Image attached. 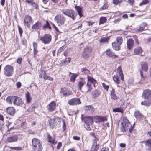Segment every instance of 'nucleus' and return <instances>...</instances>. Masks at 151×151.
<instances>
[{"label":"nucleus","mask_w":151,"mask_h":151,"mask_svg":"<svg viewBox=\"0 0 151 151\" xmlns=\"http://www.w3.org/2000/svg\"><path fill=\"white\" fill-rule=\"evenodd\" d=\"M87 82L86 85L83 88V91L87 93L91 92L92 89V86L94 87L96 86V81L93 77L89 76H87Z\"/></svg>","instance_id":"f257e3e1"},{"label":"nucleus","mask_w":151,"mask_h":151,"mask_svg":"<svg viewBox=\"0 0 151 151\" xmlns=\"http://www.w3.org/2000/svg\"><path fill=\"white\" fill-rule=\"evenodd\" d=\"M121 124L122 126L121 129L123 132H126L127 131H129L130 133L131 132L133 127L126 117H125L124 119L123 122L121 123Z\"/></svg>","instance_id":"f03ea898"},{"label":"nucleus","mask_w":151,"mask_h":151,"mask_svg":"<svg viewBox=\"0 0 151 151\" xmlns=\"http://www.w3.org/2000/svg\"><path fill=\"white\" fill-rule=\"evenodd\" d=\"M61 12L62 13L70 18L73 20H75L77 14L73 10L70 9H62Z\"/></svg>","instance_id":"7ed1b4c3"},{"label":"nucleus","mask_w":151,"mask_h":151,"mask_svg":"<svg viewBox=\"0 0 151 151\" xmlns=\"http://www.w3.org/2000/svg\"><path fill=\"white\" fill-rule=\"evenodd\" d=\"M32 144L33 147L35 148V151H41V144L40 141L36 138H34L32 140Z\"/></svg>","instance_id":"20e7f679"},{"label":"nucleus","mask_w":151,"mask_h":151,"mask_svg":"<svg viewBox=\"0 0 151 151\" xmlns=\"http://www.w3.org/2000/svg\"><path fill=\"white\" fill-rule=\"evenodd\" d=\"M55 21L59 25L63 24L66 21V18L62 14H60L56 15L54 18Z\"/></svg>","instance_id":"39448f33"},{"label":"nucleus","mask_w":151,"mask_h":151,"mask_svg":"<svg viewBox=\"0 0 151 151\" xmlns=\"http://www.w3.org/2000/svg\"><path fill=\"white\" fill-rule=\"evenodd\" d=\"M13 68L11 65H6L4 68V72L6 76L10 77L13 74Z\"/></svg>","instance_id":"423d86ee"},{"label":"nucleus","mask_w":151,"mask_h":151,"mask_svg":"<svg viewBox=\"0 0 151 151\" xmlns=\"http://www.w3.org/2000/svg\"><path fill=\"white\" fill-rule=\"evenodd\" d=\"M91 51V48L86 47L84 49L82 53V57L85 59H88L90 57Z\"/></svg>","instance_id":"0eeeda50"},{"label":"nucleus","mask_w":151,"mask_h":151,"mask_svg":"<svg viewBox=\"0 0 151 151\" xmlns=\"http://www.w3.org/2000/svg\"><path fill=\"white\" fill-rule=\"evenodd\" d=\"M13 99V103L14 105L21 106L23 104L22 99L18 96H14Z\"/></svg>","instance_id":"6e6552de"},{"label":"nucleus","mask_w":151,"mask_h":151,"mask_svg":"<svg viewBox=\"0 0 151 151\" xmlns=\"http://www.w3.org/2000/svg\"><path fill=\"white\" fill-rule=\"evenodd\" d=\"M51 37L49 34H45L43 37H42L40 38V40L42 42L45 44L49 43L51 41Z\"/></svg>","instance_id":"1a4fd4ad"},{"label":"nucleus","mask_w":151,"mask_h":151,"mask_svg":"<svg viewBox=\"0 0 151 151\" xmlns=\"http://www.w3.org/2000/svg\"><path fill=\"white\" fill-rule=\"evenodd\" d=\"M18 139V137L16 135H12L7 137L6 142L8 143H12L17 142Z\"/></svg>","instance_id":"9d476101"},{"label":"nucleus","mask_w":151,"mask_h":151,"mask_svg":"<svg viewBox=\"0 0 151 151\" xmlns=\"http://www.w3.org/2000/svg\"><path fill=\"white\" fill-rule=\"evenodd\" d=\"M32 23V19L31 17L29 15L26 16L24 20V25L29 28L30 27V24Z\"/></svg>","instance_id":"9b49d317"},{"label":"nucleus","mask_w":151,"mask_h":151,"mask_svg":"<svg viewBox=\"0 0 151 151\" xmlns=\"http://www.w3.org/2000/svg\"><path fill=\"white\" fill-rule=\"evenodd\" d=\"M68 103L70 105H76L81 103L79 99L78 98H74L68 101Z\"/></svg>","instance_id":"f8f14e48"},{"label":"nucleus","mask_w":151,"mask_h":151,"mask_svg":"<svg viewBox=\"0 0 151 151\" xmlns=\"http://www.w3.org/2000/svg\"><path fill=\"white\" fill-rule=\"evenodd\" d=\"M142 97L145 99H148L151 96V91L148 89L143 91L142 95Z\"/></svg>","instance_id":"ddd939ff"},{"label":"nucleus","mask_w":151,"mask_h":151,"mask_svg":"<svg viewBox=\"0 0 151 151\" xmlns=\"http://www.w3.org/2000/svg\"><path fill=\"white\" fill-rule=\"evenodd\" d=\"M56 104L54 101H52L48 106V111L49 112H52L56 108Z\"/></svg>","instance_id":"4468645a"},{"label":"nucleus","mask_w":151,"mask_h":151,"mask_svg":"<svg viewBox=\"0 0 151 151\" xmlns=\"http://www.w3.org/2000/svg\"><path fill=\"white\" fill-rule=\"evenodd\" d=\"M83 120L85 124H89L91 125L93 122L92 118L90 116L84 118Z\"/></svg>","instance_id":"2eb2a0df"},{"label":"nucleus","mask_w":151,"mask_h":151,"mask_svg":"<svg viewBox=\"0 0 151 151\" xmlns=\"http://www.w3.org/2000/svg\"><path fill=\"white\" fill-rule=\"evenodd\" d=\"M106 54L109 57L112 58H118V56L115 55L109 49H107L106 50Z\"/></svg>","instance_id":"dca6fc26"},{"label":"nucleus","mask_w":151,"mask_h":151,"mask_svg":"<svg viewBox=\"0 0 151 151\" xmlns=\"http://www.w3.org/2000/svg\"><path fill=\"white\" fill-rule=\"evenodd\" d=\"M42 25L41 22H37L32 26V28L33 29L38 30L41 28Z\"/></svg>","instance_id":"f3484780"},{"label":"nucleus","mask_w":151,"mask_h":151,"mask_svg":"<svg viewBox=\"0 0 151 151\" xmlns=\"http://www.w3.org/2000/svg\"><path fill=\"white\" fill-rule=\"evenodd\" d=\"M134 43V40L132 39H129L127 40V46L128 49L130 50L133 47Z\"/></svg>","instance_id":"a211bd4d"},{"label":"nucleus","mask_w":151,"mask_h":151,"mask_svg":"<svg viewBox=\"0 0 151 151\" xmlns=\"http://www.w3.org/2000/svg\"><path fill=\"white\" fill-rule=\"evenodd\" d=\"M6 112L10 115H13L15 113V109L13 107H10L6 109Z\"/></svg>","instance_id":"6ab92c4d"},{"label":"nucleus","mask_w":151,"mask_h":151,"mask_svg":"<svg viewBox=\"0 0 151 151\" xmlns=\"http://www.w3.org/2000/svg\"><path fill=\"white\" fill-rule=\"evenodd\" d=\"M56 120V119L55 118H53L52 119V118H50L49 119V125L50 126V127L52 129H53L55 126L54 124L55 123V121Z\"/></svg>","instance_id":"aec40b11"},{"label":"nucleus","mask_w":151,"mask_h":151,"mask_svg":"<svg viewBox=\"0 0 151 151\" xmlns=\"http://www.w3.org/2000/svg\"><path fill=\"white\" fill-rule=\"evenodd\" d=\"M86 83V81L83 79L80 80L78 81L77 84V86L78 88L80 90H81L82 87Z\"/></svg>","instance_id":"412c9836"},{"label":"nucleus","mask_w":151,"mask_h":151,"mask_svg":"<svg viewBox=\"0 0 151 151\" xmlns=\"http://www.w3.org/2000/svg\"><path fill=\"white\" fill-rule=\"evenodd\" d=\"M141 68L142 70L146 72L148 70V65L147 62H141Z\"/></svg>","instance_id":"4be33fe9"},{"label":"nucleus","mask_w":151,"mask_h":151,"mask_svg":"<svg viewBox=\"0 0 151 151\" xmlns=\"http://www.w3.org/2000/svg\"><path fill=\"white\" fill-rule=\"evenodd\" d=\"M121 77V79L122 80H123L124 79V77L122 73V70L121 67L119 66L117 69V73Z\"/></svg>","instance_id":"5701e85b"},{"label":"nucleus","mask_w":151,"mask_h":151,"mask_svg":"<svg viewBox=\"0 0 151 151\" xmlns=\"http://www.w3.org/2000/svg\"><path fill=\"white\" fill-rule=\"evenodd\" d=\"M47 138L48 140V142L51 143L53 144H55L57 143V142L55 140L54 138L52 137L50 134H48Z\"/></svg>","instance_id":"b1692460"},{"label":"nucleus","mask_w":151,"mask_h":151,"mask_svg":"<svg viewBox=\"0 0 151 151\" xmlns=\"http://www.w3.org/2000/svg\"><path fill=\"white\" fill-rule=\"evenodd\" d=\"M76 10L77 11L78 14L80 17L83 16L82 13V8L78 6H75Z\"/></svg>","instance_id":"393cba45"},{"label":"nucleus","mask_w":151,"mask_h":151,"mask_svg":"<svg viewBox=\"0 0 151 151\" xmlns=\"http://www.w3.org/2000/svg\"><path fill=\"white\" fill-rule=\"evenodd\" d=\"M120 76L118 74H116V75H114L113 77V80L114 81L118 84L120 83Z\"/></svg>","instance_id":"a878e982"},{"label":"nucleus","mask_w":151,"mask_h":151,"mask_svg":"<svg viewBox=\"0 0 151 151\" xmlns=\"http://www.w3.org/2000/svg\"><path fill=\"white\" fill-rule=\"evenodd\" d=\"M120 45L116 42H114L112 43V46L113 49L116 50H120Z\"/></svg>","instance_id":"bb28decb"},{"label":"nucleus","mask_w":151,"mask_h":151,"mask_svg":"<svg viewBox=\"0 0 151 151\" xmlns=\"http://www.w3.org/2000/svg\"><path fill=\"white\" fill-rule=\"evenodd\" d=\"M100 91L98 90H95L92 92V95L94 98L96 97L99 96L100 94Z\"/></svg>","instance_id":"cd10ccee"},{"label":"nucleus","mask_w":151,"mask_h":151,"mask_svg":"<svg viewBox=\"0 0 151 151\" xmlns=\"http://www.w3.org/2000/svg\"><path fill=\"white\" fill-rule=\"evenodd\" d=\"M85 109L91 113L94 112L95 110L94 107L91 105L86 106L85 107Z\"/></svg>","instance_id":"c85d7f7f"},{"label":"nucleus","mask_w":151,"mask_h":151,"mask_svg":"<svg viewBox=\"0 0 151 151\" xmlns=\"http://www.w3.org/2000/svg\"><path fill=\"white\" fill-rule=\"evenodd\" d=\"M99 148L98 144H92L90 151H97Z\"/></svg>","instance_id":"c756f323"},{"label":"nucleus","mask_w":151,"mask_h":151,"mask_svg":"<svg viewBox=\"0 0 151 151\" xmlns=\"http://www.w3.org/2000/svg\"><path fill=\"white\" fill-rule=\"evenodd\" d=\"M145 144L148 147V149L151 151V139H148L145 142Z\"/></svg>","instance_id":"7c9ffc66"},{"label":"nucleus","mask_w":151,"mask_h":151,"mask_svg":"<svg viewBox=\"0 0 151 151\" xmlns=\"http://www.w3.org/2000/svg\"><path fill=\"white\" fill-rule=\"evenodd\" d=\"M134 53L136 54L141 53L142 52V50L140 47H138L134 50Z\"/></svg>","instance_id":"2f4dec72"},{"label":"nucleus","mask_w":151,"mask_h":151,"mask_svg":"<svg viewBox=\"0 0 151 151\" xmlns=\"http://www.w3.org/2000/svg\"><path fill=\"white\" fill-rule=\"evenodd\" d=\"M47 28L51 29V27L50 26L48 21L46 20L45 24L42 26V29H45Z\"/></svg>","instance_id":"473e14b6"},{"label":"nucleus","mask_w":151,"mask_h":151,"mask_svg":"<svg viewBox=\"0 0 151 151\" xmlns=\"http://www.w3.org/2000/svg\"><path fill=\"white\" fill-rule=\"evenodd\" d=\"M43 78L45 80H48L49 81H53V78L47 75L46 73L45 72H44L43 74Z\"/></svg>","instance_id":"72a5a7b5"},{"label":"nucleus","mask_w":151,"mask_h":151,"mask_svg":"<svg viewBox=\"0 0 151 151\" xmlns=\"http://www.w3.org/2000/svg\"><path fill=\"white\" fill-rule=\"evenodd\" d=\"M25 96L26 99V101L27 103H29L31 100V97L29 93L27 92L25 94Z\"/></svg>","instance_id":"f704fd0d"},{"label":"nucleus","mask_w":151,"mask_h":151,"mask_svg":"<svg viewBox=\"0 0 151 151\" xmlns=\"http://www.w3.org/2000/svg\"><path fill=\"white\" fill-rule=\"evenodd\" d=\"M134 116L137 119H139L142 117V115L139 111H136L134 113Z\"/></svg>","instance_id":"c9c22d12"},{"label":"nucleus","mask_w":151,"mask_h":151,"mask_svg":"<svg viewBox=\"0 0 151 151\" xmlns=\"http://www.w3.org/2000/svg\"><path fill=\"white\" fill-rule=\"evenodd\" d=\"M28 4L32 6L35 9H38L37 4L35 2H33V1L31 2Z\"/></svg>","instance_id":"e433bc0d"},{"label":"nucleus","mask_w":151,"mask_h":151,"mask_svg":"<svg viewBox=\"0 0 151 151\" xmlns=\"http://www.w3.org/2000/svg\"><path fill=\"white\" fill-rule=\"evenodd\" d=\"M13 97H14V96H8L6 99V100L7 102L9 104H12V102H13Z\"/></svg>","instance_id":"4c0bfd02"},{"label":"nucleus","mask_w":151,"mask_h":151,"mask_svg":"<svg viewBox=\"0 0 151 151\" xmlns=\"http://www.w3.org/2000/svg\"><path fill=\"white\" fill-rule=\"evenodd\" d=\"M91 144V141L88 140H87L86 141L85 143V145L86 147L89 148Z\"/></svg>","instance_id":"58836bf2"},{"label":"nucleus","mask_w":151,"mask_h":151,"mask_svg":"<svg viewBox=\"0 0 151 151\" xmlns=\"http://www.w3.org/2000/svg\"><path fill=\"white\" fill-rule=\"evenodd\" d=\"M109 39V37L102 38L100 40V42H108V40Z\"/></svg>","instance_id":"ea45409f"},{"label":"nucleus","mask_w":151,"mask_h":151,"mask_svg":"<svg viewBox=\"0 0 151 151\" xmlns=\"http://www.w3.org/2000/svg\"><path fill=\"white\" fill-rule=\"evenodd\" d=\"M106 19L105 17H101L100 19V24H102L106 22Z\"/></svg>","instance_id":"a19ab883"},{"label":"nucleus","mask_w":151,"mask_h":151,"mask_svg":"<svg viewBox=\"0 0 151 151\" xmlns=\"http://www.w3.org/2000/svg\"><path fill=\"white\" fill-rule=\"evenodd\" d=\"M109 6V5L107 3L105 4L103 6L101 7L100 9V10H105L107 9Z\"/></svg>","instance_id":"79ce46f5"},{"label":"nucleus","mask_w":151,"mask_h":151,"mask_svg":"<svg viewBox=\"0 0 151 151\" xmlns=\"http://www.w3.org/2000/svg\"><path fill=\"white\" fill-rule=\"evenodd\" d=\"M116 40L117 43L121 45L122 44L123 42V39L121 37L119 36L117 37Z\"/></svg>","instance_id":"37998d69"},{"label":"nucleus","mask_w":151,"mask_h":151,"mask_svg":"<svg viewBox=\"0 0 151 151\" xmlns=\"http://www.w3.org/2000/svg\"><path fill=\"white\" fill-rule=\"evenodd\" d=\"M77 76V75L74 74H73L72 76H71L70 78V81L72 82H74Z\"/></svg>","instance_id":"c03bdc74"},{"label":"nucleus","mask_w":151,"mask_h":151,"mask_svg":"<svg viewBox=\"0 0 151 151\" xmlns=\"http://www.w3.org/2000/svg\"><path fill=\"white\" fill-rule=\"evenodd\" d=\"M36 107L34 105H32L28 109L27 111L28 112H30L33 111L34 109Z\"/></svg>","instance_id":"a18cd8bd"},{"label":"nucleus","mask_w":151,"mask_h":151,"mask_svg":"<svg viewBox=\"0 0 151 151\" xmlns=\"http://www.w3.org/2000/svg\"><path fill=\"white\" fill-rule=\"evenodd\" d=\"M81 70V71L85 74H87L89 73L88 70L86 69L85 68H82Z\"/></svg>","instance_id":"49530a36"},{"label":"nucleus","mask_w":151,"mask_h":151,"mask_svg":"<svg viewBox=\"0 0 151 151\" xmlns=\"http://www.w3.org/2000/svg\"><path fill=\"white\" fill-rule=\"evenodd\" d=\"M98 119L100 122H101L107 120L105 117L101 116L99 117Z\"/></svg>","instance_id":"de8ad7c7"},{"label":"nucleus","mask_w":151,"mask_h":151,"mask_svg":"<svg viewBox=\"0 0 151 151\" xmlns=\"http://www.w3.org/2000/svg\"><path fill=\"white\" fill-rule=\"evenodd\" d=\"M111 98L114 100H116L117 99V97L116 95L114 94V93L113 92H111V93L110 94Z\"/></svg>","instance_id":"09e8293b"},{"label":"nucleus","mask_w":151,"mask_h":151,"mask_svg":"<svg viewBox=\"0 0 151 151\" xmlns=\"http://www.w3.org/2000/svg\"><path fill=\"white\" fill-rule=\"evenodd\" d=\"M151 104V101L150 100H147L144 101V105L146 106H148Z\"/></svg>","instance_id":"8fccbe9b"},{"label":"nucleus","mask_w":151,"mask_h":151,"mask_svg":"<svg viewBox=\"0 0 151 151\" xmlns=\"http://www.w3.org/2000/svg\"><path fill=\"white\" fill-rule=\"evenodd\" d=\"M113 111L114 112H122V110L121 108H116L113 109Z\"/></svg>","instance_id":"3c124183"},{"label":"nucleus","mask_w":151,"mask_h":151,"mask_svg":"<svg viewBox=\"0 0 151 151\" xmlns=\"http://www.w3.org/2000/svg\"><path fill=\"white\" fill-rule=\"evenodd\" d=\"M10 148L11 149H14L16 150L20 151L22 150V147H10Z\"/></svg>","instance_id":"603ef678"},{"label":"nucleus","mask_w":151,"mask_h":151,"mask_svg":"<svg viewBox=\"0 0 151 151\" xmlns=\"http://www.w3.org/2000/svg\"><path fill=\"white\" fill-rule=\"evenodd\" d=\"M18 27L20 36L21 37L22 36V35L23 33V30L20 27L19 25H18Z\"/></svg>","instance_id":"864d4df0"},{"label":"nucleus","mask_w":151,"mask_h":151,"mask_svg":"<svg viewBox=\"0 0 151 151\" xmlns=\"http://www.w3.org/2000/svg\"><path fill=\"white\" fill-rule=\"evenodd\" d=\"M113 3L115 5H117L119 3H121L122 2V0L119 1V0H113Z\"/></svg>","instance_id":"5fc2aeb1"},{"label":"nucleus","mask_w":151,"mask_h":151,"mask_svg":"<svg viewBox=\"0 0 151 151\" xmlns=\"http://www.w3.org/2000/svg\"><path fill=\"white\" fill-rule=\"evenodd\" d=\"M71 60V58L70 57H68V58L65 59L63 63L65 64L66 62H67L68 63L70 62Z\"/></svg>","instance_id":"6e6d98bb"},{"label":"nucleus","mask_w":151,"mask_h":151,"mask_svg":"<svg viewBox=\"0 0 151 151\" xmlns=\"http://www.w3.org/2000/svg\"><path fill=\"white\" fill-rule=\"evenodd\" d=\"M103 87L105 89L108 91L109 87L108 85H106L104 83L102 84Z\"/></svg>","instance_id":"4d7b16f0"},{"label":"nucleus","mask_w":151,"mask_h":151,"mask_svg":"<svg viewBox=\"0 0 151 151\" xmlns=\"http://www.w3.org/2000/svg\"><path fill=\"white\" fill-rule=\"evenodd\" d=\"M94 138L95 139L93 141V144H97V142L99 141V139L96 137Z\"/></svg>","instance_id":"13d9d810"},{"label":"nucleus","mask_w":151,"mask_h":151,"mask_svg":"<svg viewBox=\"0 0 151 151\" xmlns=\"http://www.w3.org/2000/svg\"><path fill=\"white\" fill-rule=\"evenodd\" d=\"M4 124H0V130L2 132H3L4 130Z\"/></svg>","instance_id":"bf43d9fd"},{"label":"nucleus","mask_w":151,"mask_h":151,"mask_svg":"<svg viewBox=\"0 0 151 151\" xmlns=\"http://www.w3.org/2000/svg\"><path fill=\"white\" fill-rule=\"evenodd\" d=\"M109 149L108 147H103L101 150V151H109Z\"/></svg>","instance_id":"052dcab7"},{"label":"nucleus","mask_w":151,"mask_h":151,"mask_svg":"<svg viewBox=\"0 0 151 151\" xmlns=\"http://www.w3.org/2000/svg\"><path fill=\"white\" fill-rule=\"evenodd\" d=\"M22 60V58H20L17 59V63L20 64L21 63Z\"/></svg>","instance_id":"680f3d73"},{"label":"nucleus","mask_w":151,"mask_h":151,"mask_svg":"<svg viewBox=\"0 0 151 151\" xmlns=\"http://www.w3.org/2000/svg\"><path fill=\"white\" fill-rule=\"evenodd\" d=\"M73 139L75 140L78 141L80 139V137L78 136H74L73 137Z\"/></svg>","instance_id":"e2e57ef3"},{"label":"nucleus","mask_w":151,"mask_h":151,"mask_svg":"<svg viewBox=\"0 0 151 151\" xmlns=\"http://www.w3.org/2000/svg\"><path fill=\"white\" fill-rule=\"evenodd\" d=\"M128 2L132 6L134 4V0H128Z\"/></svg>","instance_id":"0e129e2a"},{"label":"nucleus","mask_w":151,"mask_h":151,"mask_svg":"<svg viewBox=\"0 0 151 151\" xmlns=\"http://www.w3.org/2000/svg\"><path fill=\"white\" fill-rule=\"evenodd\" d=\"M65 47H64V46H62V47H61L58 50V52L59 53L61 52L63 49H65Z\"/></svg>","instance_id":"69168bd1"},{"label":"nucleus","mask_w":151,"mask_h":151,"mask_svg":"<svg viewBox=\"0 0 151 151\" xmlns=\"http://www.w3.org/2000/svg\"><path fill=\"white\" fill-rule=\"evenodd\" d=\"M62 146V143L60 142H59L57 144V148L58 149H60L61 147Z\"/></svg>","instance_id":"338daca9"},{"label":"nucleus","mask_w":151,"mask_h":151,"mask_svg":"<svg viewBox=\"0 0 151 151\" xmlns=\"http://www.w3.org/2000/svg\"><path fill=\"white\" fill-rule=\"evenodd\" d=\"M16 86L17 88H19L21 86V83L20 82H17L16 83Z\"/></svg>","instance_id":"774afa93"}]
</instances>
